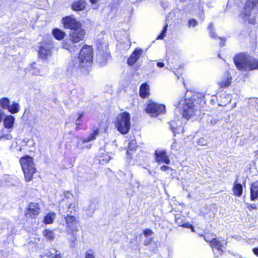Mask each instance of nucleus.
<instances>
[{"mask_svg":"<svg viewBox=\"0 0 258 258\" xmlns=\"http://www.w3.org/2000/svg\"><path fill=\"white\" fill-rule=\"evenodd\" d=\"M86 34L85 30L82 26L77 27L73 30H71L69 39L65 40L62 43V47L68 50L70 52H75L80 48L81 44H76L83 40Z\"/></svg>","mask_w":258,"mask_h":258,"instance_id":"f257e3e1","label":"nucleus"},{"mask_svg":"<svg viewBox=\"0 0 258 258\" xmlns=\"http://www.w3.org/2000/svg\"><path fill=\"white\" fill-rule=\"evenodd\" d=\"M234 61L240 70L250 71L258 70V60L249 55L239 54L234 57Z\"/></svg>","mask_w":258,"mask_h":258,"instance_id":"f03ea898","label":"nucleus"},{"mask_svg":"<svg viewBox=\"0 0 258 258\" xmlns=\"http://www.w3.org/2000/svg\"><path fill=\"white\" fill-rule=\"evenodd\" d=\"M66 229L69 234L72 235L70 247H75L77 239V233L79 231V221L75 216H65Z\"/></svg>","mask_w":258,"mask_h":258,"instance_id":"7ed1b4c3","label":"nucleus"},{"mask_svg":"<svg viewBox=\"0 0 258 258\" xmlns=\"http://www.w3.org/2000/svg\"><path fill=\"white\" fill-rule=\"evenodd\" d=\"M93 61V49L91 46L84 45L80 52L78 58L76 59V63L81 68L87 69L90 67Z\"/></svg>","mask_w":258,"mask_h":258,"instance_id":"20e7f679","label":"nucleus"},{"mask_svg":"<svg viewBox=\"0 0 258 258\" xmlns=\"http://www.w3.org/2000/svg\"><path fill=\"white\" fill-rule=\"evenodd\" d=\"M20 162L26 181H30L32 180L34 174L36 172L33 158L29 156H26L20 158Z\"/></svg>","mask_w":258,"mask_h":258,"instance_id":"39448f33","label":"nucleus"},{"mask_svg":"<svg viewBox=\"0 0 258 258\" xmlns=\"http://www.w3.org/2000/svg\"><path fill=\"white\" fill-rule=\"evenodd\" d=\"M115 126L121 134H127L131 128V116L127 112L119 113L116 117Z\"/></svg>","mask_w":258,"mask_h":258,"instance_id":"423d86ee","label":"nucleus"},{"mask_svg":"<svg viewBox=\"0 0 258 258\" xmlns=\"http://www.w3.org/2000/svg\"><path fill=\"white\" fill-rule=\"evenodd\" d=\"M174 105L176 108L182 107V116L186 119H189L198 111V107L194 105L190 99L181 100L179 102L178 101L174 102Z\"/></svg>","mask_w":258,"mask_h":258,"instance_id":"0eeeda50","label":"nucleus"},{"mask_svg":"<svg viewBox=\"0 0 258 258\" xmlns=\"http://www.w3.org/2000/svg\"><path fill=\"white\" fill-rule=\"evenodd\" d=\"M258 10V0H247L243 11L241 13L240 16L243 19L247 20L250 23H254V20L249 17L252 15V12Z\"/></svg>","mask_w":258,"mask_h":258,"instance_id":"6e6552de","label":"nucleus"},{"mask_svg":"<svg viewBox=\"0 0 258 258\" xmlns=\"http://www.w3.org/2000/svg\"><path fill=\"white\" fill-rule=\"evenodd\" d=\"M146 111L150 113L151 116H156L158 114L164 113L165 112V106L164 105L150 101V103L147 105Z\"/></svg>","mask_w":258,"mask_h":258,"instance_id":"1a4fd4ad","label":"nucleus"},{"mask_svg":"<svg viewBox=\"0 0 258 258\" xmlns=\"http://www.w3.org/2000/svg\"><path fill=\"white\" fill-rule=\"evenodd\" d=\"M98 49L96 61L101 66H103L107 63V61L109 57V53L106 49L104 50L103 47L102 46H98Z\"/></svg>","mask_w":258,"mask_h":258,"instance_id":"9d476101","label":"nucleus"},{"mask_svg":"<svg viewBox=\"0 0 258 258\" xmlns=\"http://www.w3.org/2000/svg\"><path fill=\"white\" fill-rule=\"evenodd\" d=\"M62 24L65 28L73 30L77 27L82 26V24L72 16H67L62 19Z\"/></svg>","mask_w":258,"mask_h":258,"instance_id":"9b49d317","label":"nucleus"},{"mask_svg":"<svg viewBox=\"0 0 258 258\" xmlns=\"http://www.w3.org/2000/svg\"><path fill=\"white\" fill-rule=\"evenodd\" d=\"M53 44L52 43H44L40 47L38 54L42 59H46L51 54Z\"/></svg>","mask_w":258,"mask_h":258,"instance_id":"f8f14e48","label":"nucleus"},{"mask_svg":"<svg viewBox=\"0 0 258 258\" xmlns=\"http://www.w3.org/2000/svg\"><path fill=\"white\" fill-rule=\"evenodd\" d=\"M232 78L228 72H226L218 81V85L221 88H226L228 87L231 82Z\"/></svg>","mask_w":258,"mask_h":258,"instance_id":"ddd939ff","label":"nucleus"},{"mask_svg":"<svg viewBox=\"0 0 258 258\" xmlns=\"http://www.w3.org/2000/svg\"><path fill=\"white\" fill-rule=\"evenodd\" d=\"M143 53V50L139 48H137L131 54V56L127 59V63L129 66H133Z\"/></svg>","mask_w":258,"mask_h":258,"instance_id":"4468645a","label":"nucleus"},{"mask_svg":"<svg viewBox=\"0 0 258 258\" xmlns=\"http://www.w3.org/2000/svg\"><path fill=\"white\" fill-rule=\"evenodd\" d=\"M156 161L158 163H164L166 164L170 163V160L168 158L166 152L164 150H156L155 153Z\"/></svg>","mask_w":258,"mask_h":258,"instance_id":"2eb2a0df","label":"nucleus"},{"mask_svg":"<svg viewBox=\"0 0 258 258\" xmlns=\"http://www.w3.org/2000/svg\"><path fill=\"white\" fill-rule=\"evenodd\" d=\"M225 244L226 241L225 240L216 237L214 239L210 245L213 248H216L219 251H223V248H224V245Z\"/></svg>","mask_w":258,"mask_h":258,"instance_id":"dca6fc26","label":"nucleus"},{"mask_svg":"<svg viewBox=\"0 0 258 258\" xmlns=\"http://www.w3.org/2000/svg\"><path fill=\"white\" fill-rule=\"evenodd\" d=\"M40 210L38 204L31 203L29 204L28 212L26 213V214L29 215L30 216H36L39 214Z\"/></svg>","mask_w":258,"mask_h":258,"instance_id":"f3484780","label":"nucleus"},{"mask_svg":"<svg viewBox=\"0 0 258 258\" xmlns=\"http://www.w3.org/2000/svg\"><path fill=\"white\" fill-rule=\"evenodd\" d=\"M183 218V217H175V221L176 223L177 224H178L179 226H182V227H185L187 228H190V229H191L192 232H194L195 231L194 228L192 226V225H191L189 223L184 222Z\"/></svg>","mask_w":258,"mask_h":258,"instance_id":"a211bd4d","label":"nucleus"},{"mask_svg":"<svg viewBox=\"0 0 258 258\" xmlns=\"http://www.w3.org/2000/svg\"><path fill=\"white\" fill-rule=\"evenodd\" d=\"M86 7V3L84 0L74 2L72 5L73 10L78 11L83 10Z\"/></svg>","mask_w":258,"mask_h":258,"instance_id":"6ab92c4d","label":"nucleus"},{"mask_svg":"<svg viewBox=\"0 0 258 258\" xmlns=\"http://www.w3.org/2000/svg\"><path fill=\"white\" fill-rule=\"evenodd\" d=\"M149 86L146 83L143 84L140 88V95L141 97L145 98L149 95Z\"/></svg>","mask_w":258,"mask_h":258,"instance_id":"aec40b11","label":"nucleus"},{"mask_svg":"<svg viewBox=\"0 0 258 258\" xmlns=\"http://www.w3.org/2000/svg\"><path fill=\"white\" fill-rule=\"evenodd\" d=\"M251 200L253 201L258 198V181L254 182L250 189Z\"/></svg>","mask_w":258,"mask_h":258,"instance_id":"412c9836","label":"nucleus"},{"mask_svg":"<svg viewBox=\"0 0 258 258\" xmlns=\"http://www.w3.org/2000/svg\"><path fill=\"white\" fill-rule=\"evenodd\" d=\"M52 33L54 37L58 40L63 39L66 35V33L58 28H54L52 30Z\"/></svg>","mask_w":258,"mask_h":258,"instance_id":"4be33fe9","label":"nucleus"},{"mask_svg":"<svg viewBox=\"0 0 258 258\" xmlns=\"http://www.w3.org/2000/svg\"><path fill=\"white\" fill-rule=\"evenodd\" d=\"M15 121V118L13 116H7L4 119V124L6 128H11L13 127Z\"/></svg>","mask_w":258,"mask_h":258,"instance_id":"5701e85b","label":"nucleus"},{"mask_svg":"<svg viewBox=\"0 0 258 258\" xmlns=\"http://www.w3.org/2000/svg\"><path fill=\"white\" fill-rule=\"evenodd\" d=\"M46 256L49 258H62L63 254L55 249H52L46 253Z\"/></svg>","mask_w":258,"mask_h":258,"instance_id":"b1692460","label":"nucleus"},{"mask_svg":"<svg viewBox=\"0 0 258 258\" xmlns=\"http://www.w3.org/2000/svg\"><path fill=\"white\" fill-rule=\"evenodd\" d=\"M86 143H87L86 141L85 140V138H81L78 141L76 147L77 148L79 149H89L91 147V144H88V145H84Z\"/></svg>","mask_w":258,"mask_h":258,"instance_id":"393cba45","label":"nucleus"},{"mask_svg":"<svg viewBox=\"0 0 258 258\" xmlns=\"http://www.w3.org/2000/svg\"><path fill=\"white\" fill-rule=\"evenodd\" d=\"M63 210L64 211V212L66 213V215H65L64 217L68 216H74L73 214L76 212L75 204H70L68 207L63 208Z\"/></svg>","mask_w":258,"mask_h":258,"instance_id":"a878e982","label":"nucleus"},{"mask_svg":"<svg viewBox=\"0 0 258 258\" xmlns=\"http://www.w3.org/2000/svg\"><path fill=\"white\" fill-rule=\"evenodd\" d=\"M56 217L55 213L53 212L49 213L45 216L43 222L46 224H49L53 223L54 219Z\"/></svg>","mask_w":258,"mask_h":258,"instance_id":"bb28decb","label":"nucleus"},{"mask_svg":"<svg viewBox=\"0 0 258 258\" xmlns=\"http://www.w3.org/2000/svg\"><path fill=\"white\" fill-rule=\"evenodd\" d=\"M170 127L174 135L179 134L180 132L183 131L182 127L180 126H177V124L174 121H171L170 122Z\"/></svg>","mask_w":258,"mask_h":258,"instance_id":"cd10ccee","label":"nucleus"},{"mask_svg":"<svg viewBox=\"0 0 258 258\" xmlns=\"http://www.w3.org/2000/svg\"><path fill=\"white\" fill-rule=\"evenodd\" d=\"M233 191L236 196L240 197L242 193V185L240 183H236V182H235Z\"/></svg>","mask_w":258,"mask_h":258,"instance_id":"c85d7f7f","label":"nucleus"},{"mask_svg":"<svg viewBox=\"0 0 258 258\" xmlns=\"http://www.w3.org/2000/svg\"><path fill=\"white\" fill-rule=\"evenodd\" d=\"M99 134V131L98 129L94 130L93 131L92 133L89 135L88 138H85V140L86 141L87 143L95 140Z\"/></svg>","mask_w":258,"mask_h":258,"instance_id":"c756f323","label":"nucleus"},{"mask_svg":"<svg viewBox=\"0 0 258 258\" xmlns=\"http://www.w3.org/2000/svg\"><path fill=\"white\" fill-rule=\"evenodd\" d=\"M20 108V105L18 103L16 102H13L9 107L8 110L9 112L13 114L19 112Z\"/></svg>","mask_w":258,"mask_h":258,"instance_id":"7c9ffc66","label":"nucleus"},{"mask_svg":"<svg viewBox=\"0 0 258 258\" xmlns=\"http://www.w3.org/2000/svg\"><path fill=\"white\" fill-rule=\"evenodd\" d=\"M43 234L48 240H52L54 238V234L52 231L46 229L43 232Z\"/></svg>","mask_w":258,"mask_h":258,"instance_id":"2f4dec72","label":"nucleus"},{"mask_svg":"<svg viewBox=\"0 0 258 258\" xmlns=\"http://www.w3.org/2000/svg\"><path fill=\"white\" fill-rule=\"evenodd\" d=\"M10 106V101L7 98H3L0 100V106L4 109H8Z\"/></svg>","mask_w":258,"mask_h":258,"instance_id":"473e14b6","label":"nucleus"},{"mask_svg":"<svg viewBox=\"0 0 258 258\" xmlns=\"http://www.w3.org/2000/svg\"><path fill=\"white\" fill-rule=\"evenodd\" d=\"M111 157L109 155H103L100 156L99 161L102 163H106L111 159Z\"/></svg>","mask_w":258,"mask_h":258,"instance_id":"72a5a7b5","label":"nucleus"},{"mask_svg":"<svg viewBox=\"0 0 258 258\" xmlns=\"http://www.w3.org/2000/svg\"><path fill=\"white\" fill-rule=\"evenodd\" d=\"M205 240L211 244L214 238L216 237V235L214 234H208L205 236Z\"/></svg>","mask_w":258,"mask_h":258,"instance_id":"f704fd0d","label":"nucleus"},{"mask_svg":"<svg viewBox=\"0 0 258 258\" xmlns=\"http://www.w3.org/2000/svg\"><path fill=\"white\" fill-rule=\"evenodd\" d=\"M167 27L168 24L166 23L165 24L161 33L157 37V39H163L166 36Z\"/></svg>","mask_w":258,"mask_h":258,"instance_id":"c9c22d12","label":"nucleus"},{"mask_svg":"<svg viewBox=\"0 0 258 258\" xmlns=\"http://www.w3.org/2000/svg\"><path fill=\"white\" fill-rule=\"evenodd\" d=\"M137 147V144L136 141L132 140L128 143V149L131 150L135 149Z\"/></svg>","mask_w":258,"mask_h":258,"instance_id":"e433bc0d","label":"nucleus"},{"mask_svg":"<svg viewBox=\"0 0 258 258\" xmlns=\"http://www.w3.org/2000/svg\"><path fill=\"white\" fill-rule=\"evenodd\" d=\"M85 258H95L94 252L92 249H89L85 253Z\"/></svg>","mask_w":258,"mask_h":258,"instance_id":"4c0bfd02","label":"nucleus"},{"mask_svg":"<svg viewBox=\"0 0 258 258\" xmlns=\"http://www.w3.org/2000/svg\"><path fill=\"white\" fill-rule=\"evenodd\" d=\"M209 29L210 30L209 35L212 38H216V35L214 33L213 30V24L211 23L209 26Z\"/></svg>","mask_w":258,"mask_h":258,"instance_id":"58836bf2","label":"nucleus"},{"mask_svg":"<svg viewBox=\"0 0 258 258\" xmlns=\"http://www.w3.org/2000/svg\"><path fill=\"white\" fill-rule=\"evenodd\" d=\"M198 24V22L194 19H192L191 20H189L188 22V25L190 26L195 27Z\"/></svg>","mask_w":258,"mask_h":258,"instance_id":"ea45409f","label":"nucleus"},{"mask_svg":"<svg viewBox=\"0 0 258 258\" xmlns=\"http://www.w3.org/2000/svg\"><path fill=\"white\" fill-rule=\"evenodd\" d=\"M143 233L144 235L147 237L148 236L151 235L153 232L151 230L149 229H146L143 231Z\"/></svg>","mask_w":258,"mask_h":258,"instance_id":"a19ab883","label":"nucleus"},{"mask_svg":"<svg viewBox=\"0 0 258 258\" xmlns=\"http://www.w3.org/2000/svg\"><path fill=\"white\" fill-rule=\"evenodd\" d=\"M2 138H5L6 140H11L13 138V137L10 134L7 135L3 134L2 136H0V140L2 139Z\"/></svg>","mask_w":258,"mask_h":258,"instance_id":"79ce46f5","label":"nucleus"},{"mask_svg":"<svg viewBox=\"0 0 258 258\" xmlns=\"http://www.w3.org/2000/svg\"><path fill=\"white\" fill-rule=\"evenodd\" d=\"M198 144L201 146H206L207 142L204 138H201L198 141Z\"/></svg>","mask_w":258,"mask_h":258,"instance_id":"37998d69","label":"nucleus"},{"mask_svg":"<svg viewBox=\"0 0 258 258\" xmlns=\"http://www.w3.org/2000/svg\"><path fill=\"white\" fill-rule=\"evenodd\" d=\"M30 71L31 73L34 75L37 76L40 74L39 70L36 68H32Z\"/></svg>","mask_w":258,"mask_h":258,"instance_id":"c03bdc74","label":"nucleus"},{"mask_svg":"<svg viewBox=\"0 0 258 258\" xmlns=\"http://www.w3.org/2000/svg\"><path fill=\"white\" fill-rule=\"evenodd\" d=\"M82 116H83L82 113L79 114V117H78V119L76 120V122H75L77 126L80 125L81 124L82 121L81 120V118Z\"/></svg>","mask_w":258,"mask_h":258,"instance_id":"a18cd8bd","label":"nucleus"},{"mask_svg":"<svg viewBox=\"0 0 258 258\" xmlns=\"http://www.w3.org/2000/svg\"><path fill=\"white\" fill-rule=\"evenodd\" d=\"M152 240H153L152 238H147V239H146L144 240V244L146 246L150 245L151 243Z\"/></svg>","mask_w":258,"mask_h":258,"instance_id":"49530a36","label":"nucleus"},{"mask_svg":"<svg viewBox=\"0 0 258 258\" xmlns=\"http://www.w3.org/2000/svg\"><path fill=\"white\" fill-rule=\"evenodd\" d=\"M219 120L216 118H212L210 122L212 125L215 124L218 122Z\"/></svg>","mask_w":258,"mask_h":258,"instance_id":"de8ad7c7","label":"nucleus"},{"mask_svg":"<svg viewBox=\"0 0 258 258\" xmlns=\"http://www.w3.org/2000/svg\"><path fill=\"white\" fill-rule=\"evenodd\" d=\"M161 170L163 171H166L167 170L169 169V167L167 166H162L160 168Z\"/></svg>","mask_w":258,"mask_h":258,"instance_id":"09e8293b","label":"nucleus"},{"mask_svg":"<svg viewBox=\"0 0 258 258\" xmlns=\"http://www.w3.org/2000/svg\"><path fill=\"white\" fill-rule=\"evenodd\" d=\"M247 208L250 210H251V209H255L256 208V206L254 204L250 205L248 206Z\"/></svg>","mask_w":258,"mask_h":258,"instance_id":"8fccbe9b","label":"nucleus"},{"mask_svg":"<svg viewBox=\"0 0 258 258\" xmlns=\"http://www.w3.org/2000/svg\"><path fill=\"white\" fill-rule=\"evenodd\" d=\"M4 116V112L2 110H0V122L3 120Z\"/></svg>","mask_w":258,"mask_h":258,"instance_id":"3c124183","label":"nucleus"},{"mask_svg":"<svg viewBox=\"0 0 258 258\" xmlns=\"http://www.w3.org/2000/svg\"><path fill=\"white\" fill-rule=\"evenodd\" d=\"M157 66L159 68H163L164 66V63L162 62H158L157 63Z\"/></svg>","mask_w":258,"mask_h":258,"instance_id":"603ef678","label":"nucleus"},{"mask_svg":"<svg viewBox=\"0 0 258 258\" xmlns=\"http://www.w3.org/2000/svg\"><path fill=\"white\" fill-rule=\"evenodd\" d=\"M252 251L255 255L258 256V247L253 248Z\"/></svg>","mask_w":258,"mask_h":258,"instance_id":"864d4df0","label":"nucleus"},{"mask_svg":"<svg viewBox=\"0 0 258 258\" xmlns=\"http://www.w3.org/2000/svg\"><path fill=\"white\" fill-rule=\"evenodd\" d=\"M91 3L95 4L98 0H90Z\"/></svg>","mask_w":258,"mask_h":258,"instance_id":"5fc2aeb1","label":"nucleus"},{"mask_svg":"<svg viewBox=\"0 0 258 258\" xmlns=\"http://www.w3.org/2000/svg\"><path fill=\"white\" fill-rule=\"evenodd\" d=\"M220 45L221 46H223L224 45V43L223 42H221L220 43Z\"/></svg>","mask_w":258,"mask_h":258,"instance_id":"6e6d98bb","label":"nucleus"},{"mask_svg":"<svg viewBox=\"0 0 258 258\" xmlns=\"http://www.w3.org/2000/svg\"><path fill=\"white\" fill-rule=\"evenodd\" d=\"M76 129L77 130H79V128H78V126H77V127H76Z\"/></svg>","mask_w":258,"mask_h":258,"instance_id":"4d7b16f0","label":"nucleus"},{"mask_svg":"<svg viewBox=\"0 0 258 258\" xmlns=\"http://www.w3.org/2000/svg\"><path fill=\"white\" fill-rule=\"evenodd\" d=\"M171 147H172V148H174V145H172L171 146Z\"/></svg>","mask_w":258,"mask_h":258,"instance_id":"13d9d810","label":"nucleus"},{"mask_svg":"<svg viewBox=\"0 0 258 258\" xmlns=\"http://www.w3.org/2000/svg\"><path fill=\"white\" fill-rule=\"evenodd\" d=\"M221 40L222 41H225V40L223 39L222 38H221Z\"/></svg>","mask_w":258,"mask_h":258,"instance_id":"bf43d9fd","label":"nucleus"},{"mask_svg":"<svg viewBox=\"0 0 258 258\" xmlns=\"http://www.w3.org/2000/svg\"><path fill=\"white\" fill-rule=\"evenodd\" d=\"M104 46H105V48H106V44H105Z\"/></svg>","mask_w":258,"mask_h":258,"instance_id":"052dcab7","label":"nucleus"},{"mask_svg":"<svg viewBox=\"0 0 258 258\" xmlns=\"http://www.w3.org/2000/svg\"><path fill=\"white\" fill-rule=\"evenodd\" d=\"M47 258H49V257H47Z\"/></svg>","mask_w":258,"mask_h":258,"instance_id":"680f3d73","label":"nucleus"}]
</instances>
